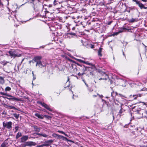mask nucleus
<instances>
[{
    "mask_svg": "<svg viewBox=\"0 0 147 147\" xmlns=\"http://www.w3.org/2000/svg\"><path fill=\"white\" fill-rule=\"evenodd\" d=\"M144 113L147 115V110H146L144 111Z\"/></svg>",
    "mask_w": 147,
    "mask_h": 147,
    "instance_id": "56",
    "label": "nucleus"
},
{
    "mask_svg": "<svg viewBox=\"0 0 147 147\" xmlns=\"http://www.w3.org/2000/svg\"><path fill=\"white\" fill-rule=\"evenodd\" d=\"M28 138V137L27 136H23L21 138V140L22 142H24L26 141Z\"/></svg>",
    "mask_w": 147,
    "mask_h": 147,
    "instance_id": "17",
    "label": "nucleus"
},
{
    "mask_svg": "<svg viewBox=\"0 0 147 147\" xmlns=\"http://www.w3.org/2000/svg\"><path fill=\"white\" fill-rule=\"evenodd\" d=\"M52 136L55 138H57L58 139H62L63 140L67 142L69 141L70 142H73L72 140H68L67 138L64 137L63 136L59 135L55 133H54L53 134Z\"/></svg>",
    "mask_w": 147,
    "mask_h": 147,
    "instance_id": "4",
    "label": "nucleus"
},
{
    "mask_svg": "<svg viewBox=\"0 0 147 147\" xmlns=\"http://www.w3.org/2000/svg\"><path fill=\"white\" fill-rule=\"evenodd\" d=\"M109 97H108V96H106L105 97V98H109Z\"/></svg>",
    "mask_w": 147,
    "mask_h": 147,
    "instance_id": "64",
    "label": "nucleus"
},
{
    "mask_svg": "<svg viewBox=\"0 0 147 147\" xmlns=\"http://www.w3.org/2000/svg\"><path fill=\"white\" fill-rule=\"evenodd\" d=\"M8 63H9V62L5 60L2 61L0 62V63L3 65V66L6 65Z\"/></svg>",
    "mask_w": 147,
    "mask_h": 147,
    "instance_id": "25",
    "label": "nucleus"
},
{
    "mask_svg": "<svg viewBox=\"0 0 147 147\" xmlns=\"http://www.w3.org/2000/svg\"><path fill=\"white\" fill-rule=\"evenodd\" d=\"M41 16L43 17L44 16V15H42L41 14L40 15Z\"/></svg>",
    "mask_w": 147,
    "mask_h": 147,
    "instance_id": "63",
    "label": "nucleus"
},
{
    "mask_svg": "<svg viewBox=\"0 0 147 147\" xmlns=\"http://www.w3.org/2000/svg\"><path fill=\"white\" fill-rule=\"evenodd\" d=\"M76 60L78 61V62H80V63H84V62H85V61H84V60L80 59H76Z\"/></svg>",
    "mask_w": 147,
    "mask_h": 147,
    "instance_id": "37",
    "label": "nucleus"
},
{
    "mask_svg": "<svg viewBox=\"0 0 147 147\" xmlns=\"http://www.w3.org/2000/svg\"><path fill=\"white\" fill-rule=\"evenodd\" d=\"M12 115L14 116V117H15L16 119H18L19 116V114H17L16 113H14Z\"/></svg>",
    "mask_w": 147,
    "mask_h": 147,
    "instance_id": "30",
    "label": "nucleus"
},
{
    "mask_svg": "<svg viewBox=\"0 0 147 147\" xmlns=\"http://www.w3.org/2000/svg\"><path fill=\"white\" fill-rule=\"evenodd\" d=\"M84 63L88 65L92 66V67H91L92 69H96V67L93 64L91 63L88 62V61H85L84 62Z\"/></svg>",
    "mask_w": 147,
    "mask_h": 147,
    "instance_id": "18",
    "label": "nucleus"
},
{
    "mask_svg": "<svg viewBox=\"0 0 147 147\" xmlns=\"http://www.w3.org/2000/svg\"><path fill=\"white\" fill-rule=\"evenodd\" d=\"M100 4L101 5H105V3L103 2L100 3Z\"/></svg>",
    "mask_w": 147,
    "mask_h": 147,
    "instance_id": "53",
    "label": "nucleus"
},
{
    "mask_svg": "<svg viewBox=\"0 0 147 147\" xmlns=\"http://www.w3.org/2000/svg\"><path fill=\"white\" fill-rule=\"evenodd\" d=\"M115 103L114 107L115 109H120L117 114V116H118L119 118H121L122 116L125 115V111L123 109L122 107V105L121 103L119 102V104H116L115 102Z\"/></svg>",
    "mask_w": 147,
    "mask_h": 147,
    "instance_id": "2",
    "label": "nucleus"
},
{
    "mask_svg": "<svg viewBox=\"0 0 147 147\" xmlns=\"http://www.w3.org/2000/svg\"><path fill=\"white\" fill-rule=\"evenodd\" d=\"M53 4L56 7V9H60L61 4L59 2L56 1V0L53 1Z\"/></svg>",
    "mask_w": 147,
    "mask_h": 147,
    "instance_id": "10",
    "label": "nucleus"
},
{
    "mask_svg": "<svg viewBox=\"0 0 147 147\" xmlns=\"http://www.w3.org/2000/svg\"><path fill=\"white\" fill-rule=\"evenodd\" d=\"M75 63L78 66V67H75V68L76 69V71H78L80 72L78 74L79 76L83 75L84 74H85V72L87 70L90 68H91L90 67L86 66L80 64L76 62H75Z\"/></svg>",
    "mask_w": 147,
    "mask_h": 147,
    "instance_id": "1",
    "label": "nucleus"
},
{
    "mask_svg": "<svg viewBox=\"0 0 147 147\" xmlns=\"http://www.w3.org/2000/svg\"><path fill=\"white\" fill-rule=\"evenodd\" d=\"M135 3L137 5H138L141 9H142L143 8L146 9L147 8V7H144V5L140 3V1L137 0Z\"/></svg>",
    "mask_w": 147,
    "mask_h": 147,
    "instance_id": "12",
    "label": "nucleus"
},
{
    "mask_svg": "<svg viewBox=\"0 0 147 147\" xmlns=\"http://www.w3.org/2000/svg\"><path fill=\"white\" fill-rule=\"evenodd\" d=\"M45 6L46 7V8H45V11H44L45 12V15H46L47 12V13H52V12H51L52 10V5L51 4H49L46 5Z\"/></svg>",
    "mask_w": 147,
    "mask_h": 147,
    "instance_id": "9",
    "label": "nucleus"
},
{
    "mask_svg": "<svg viewBox=\"0 0 147 147\" xmlns=\"http://www.w3.org/2000/svg\"><path fill=\"white\" fill-rule=\"evenodd\" d=\"M32 74L33 76V78H34V74L33 71L32 72Z\"/></svg>",
    "mask_w": 147,
    "mask_h": 147,
    "instance_id": "62",
    "label": "nucleus"
},
{
    "mask_svg": "<svg viewBox=\"0 0 147 147\" xmlns=\"http://www.w3.org/2000/svg\"><path fill=\"white\" fill-rule=\"evenodd\" d=\"M43 146H44L43 145V144H42L40 145L37 146H36L35 147H43Z\"/></svg>",
    "mask_w": 147,
    "mask_h": 147,
    "instance_id": "46",
    "label": "nucleus"
},
{
    "mask_svg": "<svg viewBox=\"0 0 147 147\" xmlns=\"http://www.w3.org/2000/svg\"><path fill=\"white\" fill-rule=\"evenodd\" d=\"M108 82H109V83L110 84H112L113 83V81L112 80H110V79H108Z\"/></svg>",
    "mask_w": 147,
    "mask_h": 147,
    "instance_id": "49",
    "label": "nucleus"
},
{
    "mask_svg": "<svg viewBox=\"0 0 147 147\" xmlns=\"http://www.w3.org/2000/svg\"><path fill=\"white\" fill-rule=\"evenodd\" d=\"M72 29L73 30H74L75 29V27H73L72 28Z\"/></svg>",
    "mask_w": 147,
    "mask_h": 147,
    "instance_id": "55",
    "label": "nucleus"
},
{
    "mask_svg": "<svg viewBox=\"0 0 147 147\" xmlns=\"http://www.w3.org/2000/svg\"><path fill=\"white\" fill-rule=\"evenodd\" d=\"M86 85V86L88 87V89L89 90L90 92H92L93 91V89L92 88H90L88 85V84H86V83H85Z\"/></svg>",
    "mask_w": 147,
    "mask_h": 147,
    "instance_id": "32",
    "label": "nucleus"
},
{
    "mask_svg": "<svg viewBox=\"0 0 147 147\" xmlns=\"http://www.w3.org/2000/svg\"><path fill=\"white\" fill-rule=\"evenodd\" d=\"M140 102L142 103L144 105H145L146 106V105H147L146 103H145V102Z\"/></svg>",
    "mask_w": 147,
    "mask_h": 147,
    "instance_id": "52",
    "label": "nucleus"
},
{
    "mask_svg": "<svg viewBox=\"0 0 147 147\" xmlns=\"http://www.w3.org/2000/svg\"><path fill=\"white\" fill-rule=\"evenodd\" d=\"M139 146L140 147H147V144L146 142L143 141L142 142H141Z\"/></svg>",
    "mask_w": 147,
    "mask_h": 147,
    "instance_id": "21",
    "label": "nucleus"
},
{
    "mask_svg": "<svg viewBox=\"0 0 147 147\" xmlns=\"http://www.w3.org/2000/svg\"><path fill=\"white\" fill-rule=\"evenodd\" d=\"M36 134L38 136H42V134H40V133H37Z\"/></svg>",
    "mask_w": 147,
    "mask_h": 147,
    "instance_id": "50",
    "label": "nucleus"
},
{
    "mask_svg": "<svg viewBox=\"0 0 147 147\" xmlns=\"http://www.w3.org/2000/svg\"><path fill=\"white\" fill-rule=\"evenodd\" d=\"M4 83V78L1 76H0V83L3 84Z\"/></svg>",
    "mask_w": 147,
    "mask_h": 147,
    "instance_id": "28",
    "label": "nucleus"
},
{
    "mask_svg": "<svg viewBox=\"0 0 147 147\" xmlns=\"http://www.w3.org/2000/svg\"><path fill=\"white\" fill-rule=\"evenodd\" d=\"M90 75L92 76H94V72L92 71L90 72Z\"/></svg>",
    "mask_w": 147,
    "mask_h": 147,
    "instance_id": "41",
    "label": "nucleus"
},
{
    "mask_svg": "<svg viewBox=\"0 0 147 147\" xmlns=\"http://www.w3.org/2000/svg\"><path fill=\"white\" fill-rule=\"evenodd\" d=\"M136 95H138V97H141L142 96V94H136Z\"/></svg>",
    "mask_w": 147,
    "mask_h": 147,
    "instance_id": "51",
    "label": "nucleus"
},
{
    "mask_svg": "<svg viewBox=\"0 0 147 147\" xmlns=\"http://www.w3.org/2000/svg\"><path fill=\"white\" fill-rule=\"evenodd\" d=\"M127 29L125 28H122L121 29V30H119L118 31V32H119V34L120 33L122 32H123V30H127Z\"/></svg>",
    "mask_w": 147,
    "mask_h": 147,
    "instance_id": "38",
    "label": "nucleus"
},
{
    "mask_svg": "<svg viewBox=\"0 0 147 147\" xmlns=\"http://www.w3.org/2000/svg\"><path fill=\"white\" fill-rule=\"evenodd\" d=\"M112 22H113V21H110L109 22L107 23V24L108 25H110Z\"/></svg>",
    "mask_w": 147,
    "mask_h": 147,
    "instance_id": "47",
    "label": "nucleus"
},
{
    "mask_svg": "<svg viewBox=\"0 0 147 147\" xmlns=\"http://www.w3.org/2000/svg\"><path fill=\"white\" fill-rule=\"evenodd\" d=\"M37 65L41 68H42L44 67V65L42 64V62L41 61L38 62V63H36V66H37Z\"/></svg>",
    "mask_w": 147,
    "mask_h": 147,
    "instance_id": "22",
    "label": "nucleus"
},
{
    "mask_svg": "<svg viewBox=\"0 0 147 147\" xmlns=\"http://www.w3.org/2000/svg\"><path fill=\"white\" fill-rule=\"evenodd\" d=\"M37 103L41 105L43 107L45 108L46 109L50 111H52V110L51 109L49 106L46 104L45 103L42 101H38L37 102Z\"/></svg>",
    "mask_w": 147,
    "mask_h": 147,
    "instance_id": "7",
    "label": "nucleus"
},
{
    "mask_svg": "<svg viewBox=\"0 0 147 147\" xmlns=\"http://www.w3.org/2000/svg\"><path fill=\"white\" fill-rule=\"evenodd\" d=\"M44 117H45L48 119H50L51 118V117L47 115H44Z\"/></svg>",
    "mask_w": 147,
    "mask_h": 147,
    "instance_id": "36",
    "label": "nucleus"
},
{
    "mask_svg": "<svg viewBox=\"0 0 147 147\" xmlns=\"http://www.w3.org/2000/svg\"><path fill=\"white\" fill-rule=\"evenodd\" d=\"M0 94L2 95H5L7 96V97L4 96H2V97L4 98H5L8 100H9L10 99V98H11L13 96H12L11 95H10L9 94H7V93H5L2 92H0Z\"/></svg>",
    "mask_w": 147,
    "mask_h": 147,
    "instance_id": "11",
    "label": "nucleus"
},
{
    "mask_svg": "<svg viewBox=\"0 0 147 147\" xmlns=\"http://www.w3.org/2000/svg\"><path fill=\"white\" fill-rule=\"evenodd\" d=\"M8 108H9L10 109H13L16 110H18L17 108L12 106L9 105Z\"/></svg>",
    "mask_w": 147,
    "mask_h": 147,
    "instance_id": "31",
    "label": "nucleus"
},
{
    "mask_svg": "<svg viewBox=\"0 0 147 147\" xmlns=\"http://www.w3.org/2000/svg\"><path fill=\"white\" fill-rule=\"evenodd\" d=\"M8 139H9V138H7V139L5 140L4 141V142H5V141H7V140H8Z\"/></svg>",
    "mask_w": 147,
    "mask_h": 147,
    "instance_id": "61",
    "label": "nucleus"
},
{
    "mask_svg": "<svg viewBox=\"0 0 147 147\" xmlns=\"http://www.w3.org/2000/svg\"><path fill=\"white\" fill-rule=\"evenodd\" d=\"M33 127L35 131L37 132H38L40 131V129L38 126L36 125H34Z\"/></svg>",
    "mask_w": 147,
    "mask_h": 147,
    "instance_id": "23",
    "label": "nucleus"
},
{
    "mask_svg": "<svg viewBox=\"0 0 147 147\" xmlns=\"http://www.w3.org/2000/svg\"><path fill=\"white\" fill-rule=\"evenodd\" d=\"M29 1L32 3H33L35 1V0H28Z\"/></svg>",
    "mask_w": 147,
    "mask_h": 147,
    "instance_id": "45",
    "label": "nucleus"
},
{
    "mask_svg": "<svg viewBox=\"0 0 147 147\" xmlns=\"http://www.w3.org/2000/svg\"><path fill=\"white\" fill-rule=\"evenodd\" d=\"M119 34V32H114L113 34L109 36H114L115 35H117Z\"/></svg>",
    "mask_w": 147,
    "mask_h": 147,
    "instance_id": "34",
    "label": "nucleus"
},
{
    "mask_svg": "<svg viewBox=\"0 0 147 147\" xmlns=\"http://www.w3.org/2000/svg\"><path fill=\"white\" fill-rule=\"evenodd\" d=\"M98 78L99 80H107L109 78L108 75L105 72L100 71L98 73Z\"/></svg>",
    "mask_w": 147,
    "mask_h": 147,
    "instance_id": "3",
    "label": "nucleus"
},
{
    "mask_svg": "<svg viewBox=\"0 0 147 147\" xmlns=\"http://www.w3.org/2000/svg\"><path fill=\"white\" fill-rule=\"evenodd\" d=\"M1 1V0H0V5H2V3Z\"/></svg>",
    "mask_w": 147,
    "mask_h": 147,
    "instance_id": "58",
    "label": "nucleus"
},
{
    "mask_svg": "<svg viewBox=\"0 0 147 147\" xmlns=\"http://www.w3.org/2000/svg\"><path fill=\"white\" fill-rule=\"evenodd\" d=\"M102 49L103 48L100 47L98 51V55L99 57H101L102 56V54L101 52Z\"/></svg>",
    "mask_w": 147,
    "mask_h": 147,
    "instance_id": "20",
    "label": "nucleus"
},
{
    "mask_svg": "<svg viewBox=\"0 0 147 147\" xmlns=\"http://www.w3.org/2000/svg\"><path fill=\"white\" fill-rule=\"evenodd\" d=\"M42 57L41 56H36L34 57L33 59V61L38 63V62L40 61Z\"/></svg>",
    "mask_w": 147,
    "mask_h": 147,
    "instance_id": "13",
    "label": "nucleus"
},
{
    "mask_svg": "<svg viewBox=\"0 0 147 147\" xmlns=\"http://www.w3.org/2000/svg\"><path fill=\"white\" fill-rule=\"evenodd\" d=\"M82 16H78L77 14H76L72 17V18L74 19V21L75 23H78L80 22V19Z\"/></svg>",
    "mask_w": 147,
    "mask_h": 147,
    "instance_id": "8",
    "label": "nucleus"
},
{
    "mask_svg": "<svg viewBox=\"0 0 147 147\" xmlns=\"http://www.w3.org/2000/svg\"><path fill=\"white\" fill-rule=\"evenodd\" d=\"M64 135H65V136H67V137H68V136L67 134H65H65H64Z\"/></svg>",
    "mask_w": 147,
    "mask_h": 147,
    "instance_id": "57",
    "label": "nucleus"
},
{
    "mask_svg": "<svg viewBox=\"0 0 147 147\" xmlns=\"http://www.w3.org/2000/svg\"><path fill=\"white\" fill-rule=\"evenodd\" d=\"M135 21V19L134 18H132L130 20L129 22H130L132 23L134 22Z\"/></svg>",
    "mask_w": 147,
    "mask_h": 147,
    "instance_id": "40",
    "label": "nucleus"
},
{
    "mask_svg": "<svg viewBox=\"0 0 147 147\" xmlns=\"http://www.w3.org/2000/svg\"><path fill=\"white\" fill-rule=\"evenodd\" d=\"M9 100L10 101H17L21 100L20 98H16L14 96H13V97L11 98H10V99Z\"/></svg>",
    "mask_w": 147,
    "mask_h": 147,
    "instance_id": "16",
    "label": "nucleus"
},
{
    "mask_svg": "<svg viewBox=\"0 0 147 147\" xmlns=\"http://www.w3.org/2000/svg\"><path fill=\"white\" fill-rule=\"evenodd\" d=\"M19 127L18 126H16L15 127V129L16 131L15 132H16V131L18 130Z\"/></svg>",
    "mask_w": 147,
    "mask_h": 147,
    "instance_id": "44",
    "label": "nucleus"
},
{
    "mask_svg": "<svg viewBox=\"0 0 147 147\" xmlns=\"http://www.w3.org/2000/svg\"><path fill=\"white\" fill-rule=\"evenodd\" d=\"M3 105L5 107H6L7 108H8L9 105H7V104H3Z\"/></svg>",
    "mask_w": 147,
    "mask_h": 147,
    "instance_id": "43",
    "label": "nucleus"
},
{
    "mask_svg": "<svg viewBox=\"0 0 147 147\" xmlns=\"http://www.w3.org/2000/svg\"><path fill=\"white\" fill-rule=\"evenodd\" d=\"M130 98H132L133 100L136 99L138 98V95H136V94L131 95Z\"/></svg>",
    "mask_w": 147,
    "mask_h": 147,
    "instance_id": "27",
    "label": "nucleus"
},
{
    "mask_svg": "<svg viewBox=\"0 0 147 147\" xmlns=\"http://www.w3.org/2000/svg\"><path fill=\"white\" fill-rule=\"evenodd\" d=\"M36 144L35 142L32 141H29L26 142L25 144V146H35Z\"/></svg>",
    "mask_w": 147,
    "mask_h": 147,
    "instance_id": "15",
    "label": "nucleus"
},
{
    "mask_svg": "<svg viewBox=\"0 0 147 147\" xmlns=\"http://www.w3.org/2000/svg\"><path fill=\"white\" fill-rule=\"evenodd\" d=\"M22 136V134L20 132H19L17 134L16 136V139H18L19 138Z\"/></svg>",
    "mask_w": 147,
    "mask_h": 147,
    "instance_id": "26",
    "label": "nucleus"
},
{
    "mask_svg": "<svg viewBox=\"0 0 147 147\" xmlns=\"http://www.w3.org/2000/svg\"><path fill=\"white\" fill-rule=\"evenodd\" d=\"M134 2H135L137 0H131Z\"/></svg>",
    "mask_w": 147,
    "mask_h": 147,
    "instance_id": "59",
    "label": "nucleus"
},
{
    "mask_svg": "<svg viewBox=\"0 0 147 147\" xmlns=\"http://www.w3.org/2000/svg\"><path fill=\"white\" fill-rule=\"evenodd\" d=\"M65 18L66 19H67V17H64L63 18H62V17H60L59 18V21L60 22H65Z\"/></svg>",
    "mask_w": 147,
    "mask_h": 147,
    "instance_id": "24",
    "label": "nucleus"
},
{
    "mask_svg": "<svg viewBox=\"0 0 147 147\" xmlns=\"http://www.w3.org/2000/svg\"><path fill=\"white\" fill-rule=\"evenodd\" d=\"M58 132L60 133H61L63 134H65V132L62 131L58 130Z\"/></svg>",
    "mask_w": 147,
    "mask_h": 147,
    "instance_id": "42",
    "label": "nucleus"
},
{
    "mask_svg": "<svg viewBox=\"0 0 147 147\" xmlns=\"http://www.w3.org/2000/svg\"><path fill=\"white\" fill-rule=\"evenodd\" d=\"M8 53L9 54V55L11 57H13L15 58L16 57H18L20 56L21 55L19 54V55L17 54L16 53V50L14 49H11L8 51Z\"/></svg>",
    "mask_w": 147,
    "mask_h": 147,
    "instance_id": "5",
    "label": "nucleus"
},
{
    "mask_svg": "<svg viewBox=\"0 0 147 147\" xmlns=\"http://www.w3.org/2000/svg\"><path fill=\"white\" fill-rule=\"evenodd\" d=\"M35 116L40 119H43L44 118V115H40L38 113H36L35 114Z\"/></svg>",
    "mask_w": 147,
    "mask_h": 147,
    "instance_id": "19",
    "label": "nucleus"
},
{
    "mask_svg": "<svg viewBox=\"0 0 147 147\" xmlns=\"http://www.w3.org/2000/svg\"><path fill=\"white\" fill-rule=\"evenodd\" d=\"M67 34L72 36H76V33L72 32L68 33H67Z\"/></svg>",
    "mask_w": 147,
    "mask_h": 147,
    "instance_id": "35",
    "label": "nucleus"
},
{
    "mask_svg": "<svg viewBox=\"0 0 147 147\" xmlns=\"http://www.w3.org/2000/svg\"><path fill=\"white\" fill-rule=\"evenodd\" d=\"M12 123L11 121H9L5 123L4 122H3V127L4 128H6L8 129H11L12 128Z\"/></svg>",
    "mask_w": 147,
    "mask_h": 147,
    "instance_id": "6",
    "label": "nucleus"
},
{
    "mask_svg": "<svg viewBox=\"0 0 147 147\" xmlns=\"http://www.w3.org/2000/svg\"><path fill=\"white\" fill-rule=\"evenodd\" d=\"M53 142V140H48L45 141L43 144L44 146H49Z\"/></svg>",
    "mask_w": 147,
    "mask_h": 147,
    "instance_id": "14",
    "label": "nucleus"
},
{
    "mask_svg": "<svg viewBox=\"0 0 147 147\" xmlns=\"http://www.w3.org/2000/svg\"><path fill=\"white\" fill-rule=\"evenodd\" d=\"M97 95H98V94H97L96 95H93V97H95Z\"/></svg>",
    "mask_w": 147,
    "mask_h": 147,
    "instance_id": "54",
    "label": "nucleus"
},
{
    "mask_svg": "<svg viewBox=\"0 0 147 147\" xmlns=\"http://www.w3.org/2000/svg\"><path fill=\"white\" fill-rule=\"evenodd\" d=\"M42 136L46 138L47 137V135L46 134H42Z\"/></svg>",
    "mask_w": 147,
    "mask_h": 147,
    "instance_id": "48",
    "label": "nucleus"
},
{
    "mask_svg": "<svg viewBox=\"0 0 147 147\" xmlns=\"http://www.w3.org/2000/svg\"><path fill=\"white\" fill-rule=\"evenodd\" d=\"M11 89L10 87L7 86L5 89V91L6 92L9 91L11 90Z\"/></svg>",
    "mask_w": 147,
    "mask_h": 147,
    "instance_id": "33",
    "label": "nucleus"
},
{
    "mask_svg": "<svg viewBox=\"0 0 147 147\" xmlns=\"http://www.w3.org/2000/svg\"><path fill=\"white\" fill-rule=\"evenodd\" d=\"M89 46L90 48L92 49H93L94 47V44H90L88 45Z\"/></svg>",
    "mask_w": 147,
    "mask_h": 147,
    "instance_id": "39",
    "label": "nucleus"
},
{
    "mask_svg": "<svg viewBox=\"0 0 147 147\" xmlns=\"http://www.w3.org/2000/svg\"><path fill=\"white\" fill-rule=\"evenodd\" d=\"M114 93V92L113 91L111 93V96H113V94Z\"/></svg>",
    "mask_w": 147,
    "mask_h": 147,
    "instance_id": "60",
    "label": "nucleus"
},
{
    "mask_svg": "<svg viewBox=\"0 0 147 147\" xmlns=\"http://www.w3.org/2000/svg\"><path fill=\"white\" fill-rule=\"evenodd\" d=\"M8 143L4 142L1 144L0 147H6V146L8 144Z\"/></svg>",
    "mask_w": 147,
    "mask_h": 147,
    "instance_id": "29",
    "label": "nucleus"
}]
</instances>
